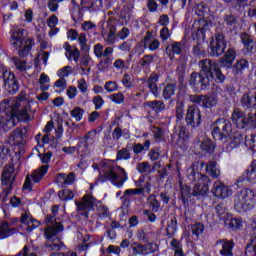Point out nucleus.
<instances>
[{
    "instance_id": "f257e3e1",
    "label": "nucleus",
    "mask_w": 256,
    "mask_h": 256,
    "mask_svg": "<svg viewBox=\"0 0 256 256\" xmlns=\"http://www.w3.org/2000/svg\"><path fill=\"white\" fill-rule=\"evenodd\" d=\"M31 111V104L25 100L9 99L0 103V137L13 129L19 121H29Z\"/></svg>"
},
{
    "instance_id": "f03ea898",
    "label": "nucleus",
    "mask_w": 256,
    "mask_h": 256,
    "mask_svg": "<svg viewBox=\"0 0 256 256\" xmlns=\"http://www.w3.org/2000/svg\"><path fill=\"white\" fill-rule=\"evenodd\" d=\"M198 65L201 68V73L205 76L196 72L190 75L189 83L196 91H203L204 89H207L211 83V79H214L216 83H223V81H225V75L221 72L219 63L209 59H204L200 60Z\"/></svg>"
},
{
    "instance_id": "7ed1b4c3",
    "label": "nucleus",
    "mask_w": 256,
    "mask_h": 256,
    "mask_svg": "<svg viewBox=\"0 0 256 256\" xmlns=\"http://www.w3.org/2000/svg\"><path fill=\"white\" fill-rule=\"evenodd\" d=\"M205 167V162H194L191 167L187 169V177L190 181H194L195 185L192 190L194 197H205L209 193V185L211 179L205 174L199 173Z\"/></svg>"
},
{
    "instance_id": "20e7f679",
    "label": "nucleus",
    "mask_w": 256,
    "mask_h": 256,
    "mask_svg": "<svg viewBox=\"0 0 256 256\" xmlns=\"http://www.w3.org/2000/svg\"><path fill=\"white\" fill-rule=\"evenodd\" d=\"M11 38L10 43L15 49H19V57H27L28 53H31L35 40L33 38H27V30L19 27H13L10 30Z\"/></svg>"
},
{
    "instance_id": "39448f33",
    "label": "nucleus",
    "mask_w": 256,
    "mask_h": 256,
    "mask_svg": "<svg viewBox=\"0 0 256 256\" xmlns=\"http://www.w3.org/2000/svg\"><path fill=\"white\" fill-rule=\"evenodd\" d=\"M256 194L249 188H243L234 196V209L237 213L251 211L255 207Z\"/></svg>"
},
{
    "instance_id": "423d86ee",
    "label": "nucleus",
    "mask_w": 256,
    "mask_h": 256,
    "mask_svg": "<svg viewBox=\"0 0 256 256\" xmlns=\"http://www.w3.org/2000/svg\"><path fill=\"white\" fill-rule=\"evenodd\" d=\"M99 181L101 183H105V181H110L114 187L121 189L129 181V176L125 169L121 166H110L105 171L103 175L99 176Z\"/></svg>"
},
{
    "instance_id": "0eeeda50",
    "label": "nucleus",
    "mask_w": 256,
    "mask_h": 256,
    "mask_svg": "<svg viewBox=\"0 0 256 256\" xmlns=\"http://www.w3.org/2000/svg\"><path fill=\"white\" fill-rule=\"evenodd\" d=\"M78 211H93L97 207L99 219H107L109 217V209L106 206H103L101 202L97 201V198L93 197V194L89 192L86 194L82 201L76 202Z\"/></svg>"
},
{
    "instance_id": "6e6552de",
    "label": "nucleus",
    "mask_w": 256,
    "mask_h": 256,
    "mask_svg": "<svg viewBox=\"0 0 256 256\" xmlns=\"http://www.w3.org/2000/svg\"><path fill=\"white\" fill-rule=\"evenodd\" d=\"M48 171L49 165L46 164L35 169L30 175H27L23 185V190L28 192L32 191L33 183H41V181H43V177L47 175Z\"/></svg>"
},
{
    "instance_id": "1a4fd4ad",
    "label": "nucleus",
    "mask_w": 256,
    "mask_h": 256,
    "mask_svg": "<svg viewBox=\"0 0 256 256\" xmlns=\"http://www.w3.org/2000/svg\"><path fill=\"white\" fill-rule=\"evenodd\" d=\"M227 49V41H225V36L223 34H216L212 38L209 46V54L211 57H219L223 55Z\"/></svg>"
},
{
    "instance_id": "9d476101",
    "label": "nucleus",
    "mask_w": 256,
    "mask_h": 256,
    "mask_svg": "<svg viewBox=\"0 0 256 256\" xmlns=\"http://www.w3.org/2000/svg\"><path fill=\"white\" fill-rule=\"evenodd\" d=\"M3 81L4 87L8 93L11 95H15L17 91H19V81H17V77L15 74L9 70L3 71Z\"/></svg>"
},
{
    "instance_id": "9b49d317",
    "label": "nucleus",
    "mask_w": 256,
    "mask_h": 256,
    "mask_svg": "<svg viewBox=\"0 0 256 256\" xmlns=\"http://www.w3.org/2000/svg\"><path fill=\"white\" fill-rule=\"evenodd\" d=\"M102 37L108 45H115L117 42V28L113 20H109L105 26L102 27Z\"/></svg>"
},
{
    "instance_id": "f8f14e48",
    "label": "nucleus",
    "mask_w": 256,
    "mask_h": 256,
    "mask_svg": "<svg viewBox=\"0 0 256 256\" xmlns=\"http://www.w3.org/2000/svg\"><path fill=\"white\" fill-rule=\"evenodd\" d=\"M211 193L214 197H217V199H227V197L233 195V190L218 180L214 182Z\"/></svg>"
},
{
    "instance_id": "ddd939ff",
    "label": "nucleus",
    "mask_w": 256,
    "mask_h": 256,
    "mask_svg": "<svg viewBox=\"0 0 256 256\" xmlns=\"http://www.w3.org/2000/svg\"><path fill=\"white\" fill-rule=\"evenodd\" d=\"M192 39L197 42V45L193 47V53L196 57H203L205 55V48L201 45L205 41V30L203 28H197L196 32L192 33Z\"/></svg>"
},
{
    "instance_id": "4468645a",
    "label": "nucleus",
    "mask_w": 256,
    "mask_h": 256,
    "mask_svg": "<svg viewBox=\"0 0 256 256\" xmlns=\"http://www.w3.org/2000/svg\"><path fill=\"white\" fill-rule=\"evenodd\" d=\"M186 123L190 127H199L201 125V110L198 107L190 106L186 113Z\"/></svg>"
},
{
    "instance_id": "2eb2a0df",
    "label": "nucleus",
    "mask_w": 256,
    "mask_h": 256,
    "mask_svg": "<svg viewBox=\"0 0 256 256\" xmlns=\"http://www.w3.org/2000/svg\"><path fill=\"white\" fill-rule=\"evenodd\" d=\"M157 249V244L155 243H148V244H141V243H134L131 246L132 255H149V253H153Z\"/></svg>"
},
{
    "instance_id": "dca6fc26",
    "label": "nucleus",
    "mask_w": 256,
    "mask_h": 256,
    "mask_svg": "<svg viewBox=\"0 0 256 256\" xmlns=\"http://www.w3.org/2000/svg\"><path fill=\"white\" fill-rule=\"evenodd\" d=\"M232 122L238 129H249V121L245 112L241 111L239 108L234 109L232 113Z\"/></svg>"
},
{
    "instance_id": "f3484780",
    "label": "nucleus",
    "mask_w": 256,
    "mask_h": 256,
    "mask_svg": "<svg viewBox=\"0 0 256 256\" xmlns=\"http://www.w3.org/2000/svg\"><path fill=\"white\" fill-rule=\"evenodd\" d=\"M173 139H176L178 147L185 149L187 143H189V134L187 133V128L185 126H180L173 134Z\"/></svg>"
},
{
    "instance_id": "a211bd4d",
    "label": "nucleus",
    "mask_w": 256,
    "mask_h": 256,
    "mask_svg": "<svg viewBox=\"0 0 256 256\" xmlns=\"http://www.w3.org/2000/svg\"><path fill=\"white\" fill-rule=\"evenodd\" d=\"M141 44L144 49H149V51H157V49L161 47V42H159L157 38H153V33L151 31L146 32L141 40Z\"/></svg>"
},
{
    "instance_id": "6ab92c4d",
    "label": "nucleus",
    "mask_w": 256,
    "mask_h": 256,
    "mask_svg": "<svg viewBox=\"0 0 256 256\" xmlns=\"http://www.w3.org/2000/svg\"><path fill=\"white\" fill-rule=\"evenodd\" d=\"M83 0H72L71 15L74 23H81L83 21Z\"/></svg>"
},
{
    "instance_id": "aec40b11",
    "label": "nucleus",
    "mask_w": 256,
    "mask_h": 256,
    "mask_svg": "<svg viewBox=\"0 0 256 256\" xmlns=\"http://www.w3.org/2000/svg\"><path fill=\"white\" fill-rule=\"evenodd\" d=\"M220 123H223L224 127L222 129L221 133V139H225V137H229V139H234V141L237 142V139L241 136V134L236 133L231 128V122L229 120H225L223 118L220 119Z\"/></svg>"
},
{
    "instance_id": "412c9836",
    "label": "nucleus",
    "mask_w": 256,
    "mask_h": 256,
    "mask_svg": "<svg viewBox=\"0 0 256 256\" xmlns=\"http://www.w3.org/2000/svg\"><path fill=\"white\" fill-rule=\"evenodd\" d=\"M27 130L24 128H16L9 136V145H21L23 143V138L25 137Z\"/></svg>"
},
{
    "instance_id": "4be33fe9",
    "label": "nucleus",
    "mask_w": 256,
    "mask_h": 256,
    "mask_svg": "<svg viewBox=\"0 0 256 256\" xmlns=\"http://www.w3.org/2000/svg\"><path fill=\"white\" fill-rule=\"evenodd\" d=\"M1 181L2 185H11L15 181V168L12 165L4 167Z\"/></svg>"
},
{
    "instance_id": "5701e85b",
    "label": "nucleus",
    "mask_w": 256,
    "mask_h": 256,
    "mask_svg": "<svg viewBox=\"0 0 256 256\" xmlns=\"http://www.w3.org/2000/svg\"><path fill=\"white\" fill-rule=\"evenodd\" d=\"M216 245L217 247H221L220 249L221 256H233V247H235V245L233 244V241L218 240L216 242Z\"/></svg>"
},
{
    "instance_id": "b1692460",
    "label": "nucleus",
    "mask_w": 256,
    "mask_h": 256,
    "mask_svg": "<svg viewBox=\"0 0 256 256\" xmlns=\"http://www.w3.org/2000/svg\"><path fill=\"white\" fill-rule=\"evenodd\" d=\"M237 57V52H235V49L229 48L224 57L220 59V65L222 67H226L227 69H231V65H233V61H235V58Z\"/></svg>"
},
{
    "instance_id": "393cba45",
    "label": "nucleus",
    "mask_w": 256,
    "mask_h": 256,
    "mask_svg": "<svg viewBox=\"0 0 256 256\" xmlns=\"http://www.w3.org/2000/svg\"><path fill=\"white\" fill-rule=\"evenodd\" d=\"M63 231V224L57 222L55 224L49 225L44 229V235L46 239H53V237H57L59 233Z\"/></svg>"
},
{
    "instance_id": "a878e982",
    "label": "nucleus",
    "mask_w": 256,
    "mask_h": 256,
    "mask_svg": "<svg viewBox=\"0 0 256 256\" xmlns=\"http://www.w3.org/2000/svg\"><path fill=\"white\" fill-rule=\"evenodd\" d=\"M20 221L24 223V225H27L26 233H31L33 229L39 227V221L31 218V215L27 213L22 214Z\"/></svg>"
},
{
    "instance_id": "bb28decb",
    "label": "nucleus",
    "mask_w": 256,
    "mask_h": 256,
    "mask_svg": "<svg viewBox=\"0 0 256 256\" xmlns=\"http://www.w3.org/2000/svg\"><path fill=\"white\" fill-rule=\"evenodd\" d=\"M63 48L66 51L65 56L67 57L68 61H75V63L79 61V55H81V53L79 52V49L73 48L69 44V42H65L63 45Z\"/></svg>"
},
{
    "instance_id": "cd10ccee",
    "label": "nucleus",
    "mask_w": 256,
    "mask_h": 256,
    "mask_svg": "<svg viewBox=\"0 0 256 256\" xmlns=\"http://www.w3.org/2000/svg\"><path fill=\"white\" fill-rule=\"evenodd\" d=\"M15 233H17V230L12 228L11 224L5 221L0 222V239H7L11 235H15Z\"/></svg>"
},
{
    "instance_id": "c85d7f7f",
    "label": "nucleus",
    "mask_w": 256,
    "mask_h": 256,
    "mask_svg": "<svg viewBox=\"0 0 256 256\" xmlns=\"http://www.w3.org/2000/svg\"><path fill=\"white\" fill-rule=\"evenodd\" d=\"M206 173H208V175H210L212 179H218L219 175H221V170L219 169L217 162H208V164L206 165Z\"/></svg>"
},
{
    "instance_id": "c756f323",
    "label": "nucleus",
    "mask_w": 256,
    "mask_h": 256,
    "mask_svg": "<svg viewBox=\"0 0 256 256\" xmlns=\"http://www.w3.org/2000/svg\"><path fill=\"white\" fill-rule=\"evenodd\" d=\"M247 69H249V61L240 59L233 66V73H235V75H243Z\"/></svg>"
},
{
    "instance_id": "7c9ffc66",
    "label": "nucleus",
    "mask_w": 256,
    "mask_h": 256,
    "mask_svg": "<svg viewBox=\"0 0 256 256\" xmlns=\"http://www.w3.org/2000/svg\"><path fill=\"white\" fill-rule=\"evenodd\" d=\"M157 81H159V76L157 74H152L148 78V87L151 91V93L154 95V97H159V87L157 86Z\"/></svg>"
},
{
    "instance_id": "2f4dec72",
    "label": "nucleus",
    "mask_w": 256,
    "mask_h": 256,
    "mask_svg": "<svg viewBox=\"0 0 256 256\" xmlns=\"http://www.w3.org/2000/svg\"><path fill=\"white\" fill-rule=\"evenodd\" d=\"M144 107H149L155 113H161V111H165V102L161 100H153L144 103Z\"/></svg>"
},
{
    "instance_id": "473e14b6",
    "label": "nucleus",
    "mask_w": 256,
    "mask_h": 256,
    "mask_svg": "<svg viewBox=\"0 0 256 256\" xmlns=\"http://www.w3.org/2000/svg\"><path fill=\"white\" fill-rule=\"evenodd\" d=\"M223 127H225V124L221 122V119L216 120L212 125V136L216 141H221Z\"/></svg>"
},
{
    "instance_id": "72a5a7b5",
    "label": "nucleus",
    "mask_w": 256,
    "mask_h": 256,
    "mask_svg": "<svg viewBox=\"0 0 256 256\" xmlns=\"http://www.w3.org/2000/svg\"><path fill=\"white\" fill-rule=\"evenodd\" d=\"M244 181H256V161H252L244 174Z\"/></svg>"
},
{
    "instance_id": "f704fd0d",
    "label": "nucleus",
    "mask_w": 256,
    "mask_h": 256,
    "mask_svg": "<svg viewBox=\"0 0 256 256\" xmlns=\"http://www.w3.org/2000/svg\"><path fill=\"white\" fill-rule=\"evenodd\" d=\"M240 39L242 45L245 47V49H247V51H253V36L244 32L240 35Z\"/></svg>"
},
{
    "instance_id": "c9c22d12",
    "label": "nucleus",
    "mask_w": 256,
    "mask_h": 256,
    "mask_svg": "<svg viewBox=\"0 0 256 256\" xmlns=\"http://www.w3.org/2000/svg\"><path fill=\"white\" fill-rule=\"evenodd\" d=\"M89 13H97L103 9V0H89L88 7Z\"/></svg>"
},
{
    "instance_id": "e433bc0d",
    "label": "nucleus",
    "mask_w": 256,
    "mask_h": 256,
    "mask_svg": "<svg viewBox=\"0 0 256 256\" xmlns=\"http://www.w3.org/2000/svg\"><path fill=\"white\" fill-rule=\"evenodd\" d=\"M200 149L204 153H213L215 151V144L211 139L206 138L201 142Z\"/></svg>"
},
{
    "instance_id": "4c0bfd02",
    "label": "nucleus",
    "mask_w": 256,
    "mask_h": 256,
    "mask_svg": "<svg viewBox=\"0 0 256 256\" xmlns=\"http://www.w3.org/2000/svg\"><path fill=\"white\" fill-rule=\"evenodd\" d=\"M175 91H177V86L175 84H168L163 89L162 97L168 101V99H171L175 95Z\"/></svg>"
},
{
    "instance_id": "58836bf2",
    "label": "nucleus",
    "mask_w": 256,
    "mask_h": 256,
    "mask_svg": "<svg viewBox=\"0 0 256 256\" xmlns=\"http://www.w3.org/2000/svg\"><path fill=\"white\" fill-rule=\"evenodd\" d=\"M191 232L196 239H199L201 235L205 232V225L201 222H196L195 224L191 225Z\"/></svg>"
},
{
    "instance_id": "ea45409f",
    "label": "nucleus",
    "mask_w": 256,
    "mask_h": 256,
    "mask_svg": "<svg viewBox=\"0 0 256 256\" xmlns=\"http://www.w3.org/2000/svg\"><path fill=\"white\" fill-rule=\"evenodd\" d=\"M225 225L228 229H241L243 227V220L239 218H231L225 221Z\"/></svg>"
},
{
    "instance_id": "a19ab883",
    "label": "nucleus",
    "mask_w": 256,
    "mask_h": 256,
    "mask_svg": "<svg viewBox=\"0 0 256 256\" xmlns=\"http://www.w3.org/2000/svg\"><path fill=\"white\" fill-rule=\"evenodd\" d=\"M48 27H50V29H52L49 33V35L51 37H53V35H57V33H59V29H55V27H57V24L59 23V19L57 18V16L52 15L49 17L48 19ZM55 29V30H53Z\"/></svg>"
},
{
    "instance_id": "79ce46f5",
    "label": "nucleus",
    "mask_w": 256,
    "mask_h": 256,
    "mask_svg": "<svg viewBox=\"0 0 256 256\" xmlns=\"http://www.w3.org/2000/svg\"><path fill=\"white\" fill-rule=\"evenodd\" d=\"M170 245L172 247V250L174 251V256H185V253H183V246L181 245V242L177 239H173L170 242Z\"/></svg>"
},
{
    "instance_id": "37998d69",
    "label": "nucleus",
    "mask_w": 256,
    "mask_h": 256,
    "mask_svg": "<svg viewBox=\"0 0 256 256\" xmlns=\"http://www.w3.org/2000/svg\"><path fill=\"white\" fill-rule=\"evenodd\" d=\"M12 61L18 71H29L31 69V66L27 65V61L21 58H13Z\"/></svg>"
},
{
    "instance_id": "c03bdc74",
    "label": "nucleus",
    "mask_w": 256,
    "mask_h": 256,
    "mask_svg": "<svg viewBox=\"0 0 256 256\" xmlns=\"http://www.w3.org/2000/svg\"><path fill=\"white\" fill-rule=\"evenodd\" d=\"M217 96L212 95V96H204V104L203 107L206 109H211L213 107H217Z\"/></svg>"
},
{
    "instance_id": "a18cd8bd",
    "label": "nucleus",
    "mask_w": 256,
    "mask_h": 256,
    "mask_svg": "<svg viewBox=\"0 0 256 256\" xmlns=\"http://www.w3.org/2000/svg\"><path fill=\"white\" fill-rule=\"evenodd\" d=\"M58 197L61 201H71L75 197V194L69 189H64L58 192Z\"/></svg>"
},
{
    "instance_id": "49530a36",
    "label": "nucleus",
    "mask_w": 256,
    "mask_h": 256,
    "mask_svg": "<svg viewBox=\"0 0 256 256\" xmlns=\"http://www.w3.org/2000/svg\"><path fill=\"white\" fill-rule=\"evenodd\" d=\"M113 67L116 69V71H125L129 69V64L121 58H118L114 60Z\"/></svg>"
},
{
    "instance_id": "de8ad7c7",
    "label": "nucleus",
    "mask_w": 256,
    "mask_h": 256,
    "mask_svg": "<svg viewBox=\"0 0 256 256\" xmlns=\"http://www.w3.org/2000/svg\"><path fill=\"white\" fill-rule=\"evenodd\" d=\"M71 117L75 119V121H81L83 119V115H85V110L81 107H75L71 112H70Z\"/></svg>"
},
{
    "instance_id": "09e8293b",
    "label": "nucleus",
    "mask_w": 256,
    "mask_h": 256,
    "mask_svg": "<svg viewBox=\"0 0 256 256\" xmlns=\"http://www.w3.org/2000/svg\"><path fill=\"white\" fill-rule=\"evenodd\" d=\"M109 99L112 101V103H115L116 105H121V103H125V95H123V93L121 92L110 95Z\"/></svg>"
},
{
    "instance_id": "8fccbe9b",
    "label": "nucleus",
    "mask_w": 256,
    "mask_h": 256,
    "mask_svg": "<svg viewBox=\"0 0 256 256\" xmlns=\"http://www.w3.org/2000/svg\"><path fill=\"white\" fill-rule=\"evenodd\" d=\"M148 204L150 205L152 211L157 213L159 209H161V204L159 201H157V198H155V195H150L148 198Z\"/></svg>"
},
{
    "instance_id": "3c124183",
    "label": "nucleus",
    "mask_w": 256,
    "mask_h": 256,
    "mask_svg": "<svg viewBox=\"0 0 256 256\" xmlns=\"http://www.w3.org/2000/svg\"><path fill=\"white\" fill-rule=\"evenodd\" d=\"M49 81H51V79L49 78V76L45 73H42L40 75V78H39V83L41 86V90L42 91H47L49 89V85H47V83H49Z\"/></svg>"
},
{
    "instance_id": "603ef678",
    "label": "nucleus",
    "mask_w": 256,
    "mask_h": 256,
    "mask_svg": "<svg viewBox=\"0 0 256 256\" xmlns=\"http://www.w3.org/2000/svg\"><path fill=\"white\" fill-rule=\"evenodd\" d=\"M127 159H131V154L127 148H123L118 151L117 153V160L118 161H127Z\"/></svg>"
},
{
    "instance_id": "864d4df0",
    "label": "nucleus",
    "mask_w": 256,
    "mask_h": 256,
    "mask_svg": "<svg viewBox=\"0 0 256 256\" xmlns=\"http://www.w3.org/2000/svg\"><path fill=\"white\" fill-rule=\"evenodd\" d=\"M176 117L179 120L185 117V104L183 102H177L176 104Z\"/></svg>"
},
{
    "instance_id": "5fc2aeb1",
    "label": "nucleus",
    "mask_w": 256,
    "mask_h": 256,
    "mask_svg": "<svg viewBox=\"0 0 256 256\" xmlns=\"http://www.w3.org/2000/svg\"><path fill=\"white\" fill-rule=\"evenodd\" d=\"M72 72L73 71L71 66H65L57 71V75L61 79H65V77H69V75H71Z\"/></svg>"
},
{
    "instance_id": "6e6d98bb",
    "label": "nucleus",
    "mask_w": 256,
    "mask_h": 256,
    "mask_svg": "<svg viewBox=\"0 0 256 256\" xmlns=\"http://www.w3.org/2000/svg\"><path fill=\"white\" fill-rule=\"evenodd\" d=\"M249 253H252L250 256H256V237H254L251 240V243L246 246V255H249Z\"/></svg>"
},
{
    "instance_id": "4d7b16f0",
    "label": "nucleus",
    "mask_w": 256,
    "mask_h": 256,
    "mask_svg": "<svg viewBox=\"0 0 256 256\" xmlns=\"http://www.w3.org/2000/svg\"><path fill=\"white\" fill-rule=\"evenodd\" d=\"M93 65V58L89 54H84L80 60L79 67H89Z\"/></svg>"
},
{
    "instance_id": "13d9d810",
    "label": "nucleus",
    "mask_w": 256,
    "mask_h": 256,
    "mask_svg": "<svg viewBox=\"0 0 256 256\" xmlns=\"http://www.w3.org/2000/svg\"><path fill=\"white\" fill-rule=\"evenodd\" d=\"M151 133L154 135V139L157 141H163V129L157 127H151Z\"/></svg>"
},
{
    "instance_id": "bf43d9fd",
    "label": "nucleus",
    "mask_w": 256,
    "mask_h": 256,
    "mask_svg": "<svg viewBox=\"0 0 256 256\" xmlns=\"http://www.w3.org/2000/svg\"><path fill=\"white\" fill-rule=\"evenodd\" d=\"M51 157H53V152L51 151L39 155L40 161L44 165L51 163Z\"/></svg>"
},
{
    "instance_id": "052dcab7",
    "label": "nucleus",
    "mask_w": 256,
    "mask_h": 256,
    "mask_svg": "<svg viewBox=\"0 0 256 256\" xmlns=\"http://www.w3.org/2000/svg\"><path fill=\"white\" fill-rule=\"evenodd\" d=\"M104 89H106L108 93H113L114 91H117V89H119V86L115 81H108L105 83Z\"/></svg>"
},
{
    "instance_id": "680f3d73",
    "label": "nucleus",
    "mask_w": 256,
    "mask_h": 256,
    "mask_svg": "<svg viewBox=\"0 0 256 256\" xmlns=\"http://www.w3.org/2000/svg\"><path fill=\"white\" fill-rule=\"evenodd\" d=\"M93 104L95 105L96 111H99L103 105H105V100H103V97L101 96H95L92 100Z\"/></svg>"
},
{
    "instance_id": "e2e57ef3",
    "label": "nucleus",
    "mask_w": 256,
    "mask_h": 256,
    "mask_svg": "<svg viewBox=\"0 0 256 256\" xmlns=\"http://www.w3.org/2000/svg\"><path fill=\"white\" fill-rule=\"evenodd\" d=\"M77 88L79 89V91L81 93H87L88 90V85H87V81L85 80V78H81L77 81Z\"/></svg>"
},
{
    "instance_id": "0e129e2a",
    "label": "nucleus",
    "mask_w": 256,
    "mask_h": 256,
    "mask_svg": "<svg viewBox=\"0 0 256 256\" xmlns=\"http://www.w3.org/2000/svg\"><path fill=\"white\" fill-rule=\"evenodd\" d=\"M170 37H171V32L169 31V28L163 27L160 30V39L162 40V43H165V41H167V39H169Z\"/></svg>"
},
{
    "instance_id": "69168bd1",
    "label": "nucleus",
    "mask_w": 256,
    "mask_h": 256,
    "mask_svg": "<svg viewBox=\"0 0 256 256\" xmlns=\"http://www.w3.org/2000/svg\"><path fill=\"white\" fill-rule=\"evenodd\" d=\"M137 171L139 173H148V171H151V166L148 162H142L137 165Z\"/></svg>"
},
{
    "instance_id": "338daca9",
    "label": "nucleus",
    "mask_w": 256,
    "mask_h": 256,
    "mask_svg": "<svg viewBox=\"0 0 256 256\" xmlns=\"http://www.w3.org/2000/svg\"><path fill=\"white\" fill-rule=\"evenodd\" d=\"M18 256H37V253H35V250L24 246L22 251L18 253Z\"/></svg>"
},
{
    "instance_id": "774afa93",
    "label": "nucleus",
    "mask_w": 256,
    "mask_h": 256,
    "mask_svg": "<svg viewBox=\"0 0 256 256\" xmlns=\"http://www.w3.org/2000/svg\"><path fill=\"white\" fill-rule=\"evenodd\" d=\"M153 63V57L151 55H146L140 60L142 67H149Z\"/></svg>"
}]
</instances>
